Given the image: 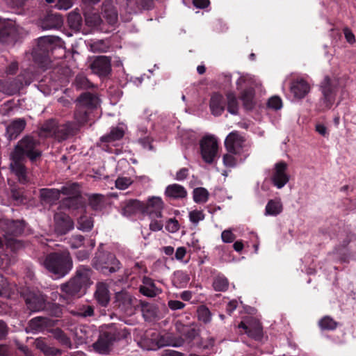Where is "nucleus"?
I'll return each instance as SVG.
<instances>
[{
	"label": "nucleus",
	"mask_w": 356,
	"mask_h": 356,
	"mask_svg": "<svg viewBox=\"0 0 356 356\" xmlns=\"http://www.w3.org/2000/svg\"><path fill=\"white\" fill-rule=\"evenodd\" d=\"M92 270L87 266H80L77 268L75 275L67 282L60 285V291L63 294L60 295V302L69 304L72 299L79 298L85 293L86 289L92 284L91 276Z\"/></svg>",
	"instance_id": "obj_1"
},
{
	"label": "nucleus",
	"mask_w": 356,
	"mask_h": 356,
	"mask_svg": "<svg viewBox=\"0 0 356 356\" xmlns=\"http://www.w3.org/2000/svg\"><path fill=\"white\" fill-rule=\"evenodd\" d=\"M43 265L49 273L62 277L72 270L73 261L68 251L55 252L46 256Z\"/></svg>",
	"instance_id": "obj_2"
},
{
	"label": "nucleus",
	"mask_w": 356,
	"mask_h": 356,
	"mask_svg": "<svg viewBox=\"0 0 356 356\" xmlns=\"http://www.w3.org/2000/svg\"><path fill=\"white\" fill-rule=\"evenodd\" d=\"M40 141L32 136H24L15 147L11 153L13 161H25L29 159L34 162L42 156V151L38 148Z\"/></svg>",
	"instance_id": "obj_3"
},
{
	"label": "nucleus",
	"mask_w": 356,
	"mask_h": 356,
	"mask_svg": "<svg viewBox=\"0 0 356 356\" xmlns=\"http://www.w3.org/2000/svg\"><path fill=\"white\" fill-rule=\"evenodd\" d=\"M60 40V38L57 36L40 37L38 41V46L33 52L34 60L42 67H47L50 62L49 52L53 50L54 45Z\"/></svg>",
	"instance_id": "obj_4"
},
{
	"label": "nucleus",
	"mask_w": 356,
	"mask_h": 356,
	"mask_svg": "<svg viewBox=\"0 0 356 356\" xmlns=\"http://www.w3.org/2000/svg\"><path fill=\"white\" fill-rule=\"evenodd\" d=\"M92 266L104 275L115 273L120 268V262L114 254L99 249L92 259Z\"/></svg>",
	"instance_id": "obj_5"
},
{
	"label": "nucleus",
	"mask_w": 356,
	"mask_h": 356,
	"mask_svg": "<svg viewBox=\"0 0 356 356\" xmlns=\"http://www.w3.org/2000/svg\"><path fill=\"white\" fill-rule=\"evenodd\" d=\"M122 335L116 328H111L107 331L100 332L98 339L92 344L93 349L100 354H108L114 341L120 340Z\"/></svg>",
	"instance_id": "obj_6"
},
{
	"label": "nucleus",
	"mask_w": 356,
	"mask_h": 356,
	"mask_svg": "<svg viewBox=\"0 0 356 356\" xmlns=\"http://www.w3.org/2000/svg\"><path fill=\"white\" fill-rule=\"evenodd\" d=\"M100 10L106 27L113 30L118 24V10L116 4L113 0H104Z\"/></svg>",
	"instance_id": "obj_7"
},
{
	"label": "nucleus",
	"mask_w": 356,
	"mask_h": 356,
	"mask_svg": "<svg viewBox=\"0 0 356 356\" xmlns=\"http://www.w3.org/2000/svg\"><path fill=\"white\" fill-rule=\"evenodd\" d=\"M25 222L24 220H15L6 218L0 219V231L6 238L20 236L24 231Z\"/></svg>",
	"instance_id": "obj_8"
},
{
	"label": "nucleus",
	"mask_w": 356,
	"mask_h": 356,
	"mask_svg": "<svg viewBox=\"0 0 356 356\" xmlns=\"http://www.w3.org/2000/svg\"><path fill=\"white\" fill-rule=\"evenodd\" d=\"M89 68L94 74L99 77H106L112 70L111 58L106 56H95L89 65Z\"/></svg>",
	"instance_id": "obj_9"
},
{
	"label": "nucleus",
	"mask_w": 356,
	"mask_h": 356,
	"mask_svg": "<svg viewBox=\"0 0 356 356\" xmlns=\"http://www.w3.org/2000/svg\"><path fill=\"white\" fill-rule=\"evenodd\" d=\"M321 88L323 96L322 100L324 104V107L326 109H329L335 101L337 83L334 80L326 76L321 83Z\"/></svg>",
	"instance_id": "obj_10"
},
{
	"label": "nucleus",
	"mask_w": 356,
	"mask_h": 356,
	"mask_svg": "<svg viewBox=\"0 0 356 356\" xmlns=\"http://www.w3.org/2000/svg\"><path fill=\"white\" fill-rule=\"evenodd\" d=\"M201 154L207 163H212L218 152V143L213 136H206L200 142Z\"/></svg>",
	"instance_id": "obj_11"
},
{
	"label": "nucleus",
	"mask_w": 356,
	"mask_h": 356,
	"mask_svg": "<svg viewBox=\"0 0 356 356\" xmlns=\"http://www.w3.org/2000/svg\"><path fill=\"white\" fill-rule=\"evenodd\" d=\"M137 300L126 291H121L115 294V307L127 314H132L133 308L138 307Z\"/></svg>",
	"instance_id": "obj_12"
},
{
	"label": "nucleus",
	"mask_w": 356,
	"mask_h": 356,
	"mask_svg": "<svg viewBox=\"0 0 356 356\" xmlns=\"http://www.w3.org/2000/svg\"><path fill=\"white\" fill-rule=\"evenodd\" d=\"M54 232L58 235H65L74 228L72 219L66 213L58 212L54 216Z\"/></svg>",
	"instance_id": "obj_13"
},
{
	"label": "nucleus",
	"mask_w": 356,
	"mask_h": 356,
	"mask_svg": "<svg viewBox=\"0 0 356 356\" xmlns=\"http://www.w3.org/2000/svg\"><path fill=\"white\" fill-rule=\"evenodd\" d=\"M19 29L13 22H7L0 28V42L14 44L19 38Z\"/></svg>",
	"instance_id": "obj_14"
},
{
	"label": "nucleus",
	"mask_w": 356,
	"mask_h": 356,
	"mask_svg": "<svg viewBox=\"0 0 356 356\" xmlns=\"http://www.w3.org/2000/svg\"><path fill=\"white\" fill-rule=\"evenodd\" d=\"M85 24L87 26L102 33H109L111 29L106 27L101 15L97 13H84Z\"/></svg>",
	"instance_id": "obj_15"
},
{
	"label": "nucleus",
	"mask_w": 356,
	"mask_h": 356,
	"mask_svg": "<svg viewBox=\"0 0 356 356\" xmlns=\"http://www.w3.org/2000/svg\"><path fill=\"white\" fill-rule=\"evenodd\" d=\"M27 308L31 312H39L45 308L46 300L41 294L29 292L23 295Z\"/></svg>",
	"instance_id": "obj_16"
},
{
	"label": "nucleus",
	"mask_w": 356,
	"mask_h": 356,
	"mask_svg": "<svg viewBox=\"0 0 356 356\" xmlns=\"http://www.w3.org/2000/svg\"><path fill=\"white\" fill-rule=\"evenodd\" d=\"M287 164L281 161L275 164V172L272 176L273 184L278 188H282L289 180V175L286 173Z\"/></svg>",
	"instance_id": "obj_17"
},
{
	"label": "nucleus",
	"mask_w": 356,
	"mask_h": 356,
	"mask_svg": "<svg viewBox=\"0 0 356 356\" xmlns=\"http://www.w3.org/2000/svg\"><path fill=\"white\" fill-rule=\"evenodd\" d=\"M79 131V127L76 123L67 122L63 124H57L54 138L60 142L68 137L75 135Z\"/></svg>",
	"instance_id": "obj_18"
},
{
	"label": "nucleus",
	"mask_w": 356,
	"mask_h": 356,
	"mask_svg": "<svg viewBox=\"0 0 356 356\" xmlns=\"http://www.w3.org/2000/svg\"><path fill=\"white\" fill-rule=\"evenodd\" d=\"M163 208L162 200L158 197H152L146 204L143 203V213H147L152 218H161Z\"/></svg>",
	"instance_id": "obj_19"
},
{
	"label": "nucleus",
	"mask_w": 356,
	"mask_h": 356,
	"mask_svg": "<svg viewBox=\"0 0 356 356\" xmlns=\"http://www.w3.org/2000/svg\"><path fill=\"white\" fill-rule=\"evenodd\" d=\"M22 83L17 78H8L0 80V91L8 95H13L22 89Z\"/></svg>",
	"instance_id": "obj_20"
},
{
	"label": "nucleus",
	"mask_w": 356,
	"mask_h": 356,
	"mask_svg": "<svg viewBox=\"0 0 356 356\" xmlns=\"http://www.w3.org/2000/svg\"><path fill=\"white\" fill-rule=\"evenodd\" d=\"M99 104V98L94 94L86 92L81 94L76 100V105L83 107L90 111L96 108Z\"/></svg>",
	"instance_id": "obj_21"
},
{
	"label": "nucleus",
	"mask_w": 356,
	"mask_h": 356,
	"mask_svg": "<svg viewBox=\"0 0 356 356\" xmlns=\"http://www.w3.org/2000/svg\"><path fill=\"white\" fill-rule=\"evenodd\" d=\"M245 138L237 132H232L226 138L225 141L227 151L233 154H238V149L242 148Z\"/></svg>",
	"instance_id": "obj_22"
},
{
	"label": "nucleus",
	"mask_w": 356,
	"mask_h": 356,
	"mask_svg": "<svg viewBox=\"0 0 356 356\" xmlns=\"http://www.w3.org/2000/svg\"><path fill=\"white\" fill-rule=\"evenodd\" d=\"M85 202L82 196L67 197L59 202L60 209L76 211L84 208Z\"/></svg>",
	"instance_id": "obj_23"
},
{
	"label": "nucleus",
	"mask_w": 356,
	"mask_h": 356,
	"mask_svg": "<svg viewBox=\"0 0 356 356\" xmlns=\"http://www.w3.org/2000/svg\"><path fill=\"white\" fill-rule=\"evenodd\" d=\"M95 298L101 307H107L110 302L111 297L108 286L106 283L98 282L97 284Z\"/></svg>",
	"instance_id": "obj_24"
},
{
	"label": "nucleus",
	"mask_w": 356,
	"mask_h": 356,
	"mask_svg": "<svg viewBox=\"0 0 356 356\" xmlns=\"http://www.w3.org/2000/svg\"><path fill=\"white\" fill-rule=\"evenodd\" d=\"M26 122L24 119L18 118L10 122L6 127V136L9 140L15 139L25 129Z\"/></svg>",
	"instance_id": "obj_25"
},
{
	"label": "nucleus",
	"mask_w": 356,
	"mask_h": 356,
	"mask_svg": "<svg viewBox=\"0 0 356 356\" xmlns=\"http://www.w3.org/2000/svg\"><path fill=\"white\" fill-rule=\"evenodd\" d=\"M141 212L143 213V202L138 200H129L122 203V213L124 216H131Z\"/></svg>",
	"instance_id": "obj_26"
},
{
	"label": "nucleus",
	"mask_w": 356,
	"mask_h": 356,
	"mask_svg": "<svg viewBox=\"0 0 356 356\" xmlns=\"http://www.w3.org/2000/svg\"><path fill=\"white\" fill-rule=\"evenodd\" d=\"M176 329L179 333L185 337L186 340H188L189 343L195 339L200 334V330L193 324L186 325L177 322Z\"/></svg>",
	"instance_id": "obj_27"
},
{
	"label": "nucleus",
	"mask_w": 356,
	"mask_h": 356,
	"mask_svg": "<svg viewBox=\"0 0 356 356\" xmlns=\"http://www.w3.org/2000/svg\"><path fill=\"white\" fill-rule=\"evenodd\" d=\"M58 122L56 119L51 118L44 122L38 131V135L40 138H54L56 131Z\"/></svg>",
	"instance_id": "obj_28"
},
{
	"label": "nucleus",
	"mask_w": 356,
	"mask_h": 356,
	"mask_svg": "<svg viewBox=\"0 0 356 356\" xmlns=\"http://www.w3.org/2000/svg\"><path fill=\"white\" fill-rule=\"evenodd\" d=\"M63 20L62 16L59 14H47L41 22L42 29H58L63 25Z\"/></svg>",
	"instance_id": "obj_29"
},
{
	"label": "nucleus",
	"mask_w": 356,
	"mask_h": 356,
	"mask_svg": "<svg viewBox=\"0 0 356 356\" xmlns=\"http://www.w3.org/2000/svg\"><path fill=\"white\" fill-rule=\"evenodd\" d=\"M209 106L213 115L216 116L220 115L225 111L223 96L219 93L213 94L210 99Z\"/></svg>",
	"instance_id": "obj_30"
},
{
	"label": "nucleus",
	"mask_w": 356,
	"mask_h": 356,
	"mask_svg": "<svg viewBox=\"0 0 356 356\" xmlns=\"http://www.w3.org/2000/svg\"><path fill=\"white\" fill-rule=\"evenodd\" d=\"M60 192L56 188H42L40 190V200L44 203L53 204L60 198Z\"/></svg>",
	"instance_id": "obj_31"
},
{
	"label": "nucleus",
	"mask_w": 356,
	"mask_h": 356,
	"mask_svg": "<svg viewBox=\"0 0 356 356\" xmlns=\"http://www.w3.org/2000/svg\"><path fill=\"white\" fill-rule=\"evenodd\" d=\"M309 85L302 79L293 81L291 86V92L298 99L304 97L309 92Z\"/></svg>",
	"instance_id": "obj_32"
},
{
	"label": "nucleus",
	"mask_w": 356,
	"mask_h": 356,
	"mask_svg": "<svg viewBox=\"0 0 356 356\" xmlns=\"http://www.w3.org/2000/svg\"><path fill=\"white\" fill-rule=\"evenodd\" d=\"M34 346L46 355L56 356L62 354V350L48 345L42 338L36 339L33 342Z\"/></svg>",
	"instance_id": "obj_33"
},
{
	"label": "nucleus",
	"mask_w": 356,
	"mask_h": 356,
	"mask_svg": "<svg viewBox=\"0 0 356 356\" xmlns=\"http://www.w3.org/2000/svg\"><path fill=\"white\" fill-rule=\"evenodd\" d=\"M24 161H13L10 164L12 170L15 172L21 184H26L29 181L27 170L23 163Z\"/></svg>",
	"instance_id": "obj_34"
},
{
	"label": "nucleus",
	"mask_w": 356,
	"mask_h": 356,
	"mask_svg": "<svg viewBox=\"0 0 356 356\" xmlns=\"http://www.w3.org/2000/svg\"><path fill=\"white\" fill-rule=\"evenodd\" d=\"M247 334L257 340L260 341L263 338V327L261 323L257 319H252L249 322V328L247 330Z\"/></svg>",
	"instance_id": "obj_35"
},
{
	"label": "nucleus",
	"mask_w": 356,
	"mask_h": 356,
	"mask_svg": "<svg viewBox=\"0 0 356 356\" xmlns=\"http://www.w3.org/2000/svg\"><path fill=\"white\" fill-rule=\"evenodd\" d=\"M106 204V197L104 195L95 193L88 197V204L93 211L103 210Z\"/></svg>",
	"instance_id": "obj_36"
},
{
	"label": "nucleus",
	"mask_w": 356,
	"mask_h": 356,
	"mask_svg": "<svg viewBox=\"0 0 356 356\" xmlns=\"http://www.w3.org/2000/svg\"><path fill=\"white\" fill-rule=\"evenodd\" d=\"M165 194L174 199L184 198L187 195V191L181 185L174 184L167 186Z\"/></svg>",
	"instance_id": "obj_37"
},
{
	"label": "nucleus",
	"mask_w": 356,
	"mask_h": 356,
	"mask_svg": "<svg viewBox=\"0 0 356 356\" xmlns=\"http://www.w3.org/2000/svg\"><path fill=\"white\" fill-rule=\"evenodd\" d=\"M54 321L47 317H36L31 319L29 322V326L33 330L40 331L45 327L53 326Z\"/></svg>",
	"instance_id": "obj_38"
},
{
	"label": "nucleus",
	"mask_w": 356,
	"mask_h": 356,
	"mask_svg": "<svg viewBox=\"0 0 356 356\" xmlns=\"http://www.w3.org/2000/svg\"><path fill=\"white\" fill-rule=\"evenodd\" d=\"M143 283L144 285L140 286L139 289L142 294L148 297H154L156 296L155 291L156 286L153 280L147 277H144Z\"/></svg>",
	"instance_id": "obj_39"
},
{
	"label": "nucleus",
	"mask_w": 356,
	"mask_h": 356,
	"mask_svg": "<svg viewBox=\"0 0 356 356\" xmlns=\"http://www.w3.org/2000/svg\"><path fill=\"white\" fill-rule=\"evenodd\" d=\"M70 313L76 317L87 318L94 316V307L88 305H83L72 310Z\"/></svg>",
	"instance_id": "obj_40"
},
{
	"label": "nucleus",
	"mask_w": 356,
	"mask_h": 356,
	"mask_svg": "<svg viewBox=\"0 0 356 356\" xmlns=\"http://www.w3.org/2000/svg\"><path fill=\"white\" fill-rule=\"evenodd\" d=\"M254 97V90L252 88H248L241 94V99L243 106L246 110H252L254 106L253 99Z\"/></svg>",
	"instance_id": "obj_41"
},
{
	"label": "nucleus",
	"mask_w": 356,
	"mask_h": 356,
	"mask_svg": "<svg viewBox=\"0 0 356 356\" xmlns=\"http://www.w3.org/2000/svg\"><path fill=\"white\" fill-rule=\"evenodd\" d=\"M90 113V111L83 108V107L76 105V110L74 115V119L77 122L76 124L79 127L84 125L88 122Z\"/></svg>",
	"instance_id": "obj_42"
},
{
	"label": "nucleus",
	"mask_w": 356,
	"mask_h": 356,
	"mask_svg": "<svg viewBox=\"0 0 356 356\" xmlns=\"http://www.w3.org/2000/svg\"><path fill=\"white\" fill-rule=\"evenodd\" d=\"M51 333L52 334L54 338L56 339L61 345L70 348L72 347V342L70 339L61 329H53L51 330Z\"/></svg>",
	"instance_id": "obj_43"
},
{
	"label": "nucleus",
	"mask_w": 356,
	"mask_h": 356,
	"mask_svg": "<svg viewBox=\"0 0 356 356\" xmlns=\"http://www.w3.org/2000/svg\"><path fill=\"white\" fill-rule=\"evenodd\" d=\"M67 23L71 29L79 31L82 26V17L79 13L72 12L68 15Z\"/></svg>",
	"instance_id": "obj_44"
},
{
	"label": "nucleus",
	"mask_w": 356,
	"mask_h": 356,
	"mask_svg": "<svg viewBox=\"0 0 356 356\" xmlns=\"http://www.w3.org/2000/svg\"><path fill=\"white\" fill-rule=\"evenodd\" d=\"M124 136V131L122 129L113 128L110 133L100 138L102 143H111L121 139Z\"/></svg>",
	"instance_id": "obj_45"
},
{
	"label": "nucleus",
	"mask_w": 356,
	"mask_h": 356,
	"mask_svg": "<svg viewBox=\"0 0 356 356\" xmlns=\"http://www.w3.org/2000/svg\"><path fill=\"white\" fill-rule=\"evenodd\" d=\"M60 193L67 197L82 196L80 191V186L77 183H72L65 185L59 190Z\"/></svg>",
	"instance_id": "obj_46"
},
{
	"label": "nucleus",
	"mask_w": 356,
	"mask_h": 356,
	"mask_svg": "<svg viewBox=\"0 0 356 356\" xmlns=\"http://www.w3.org/2000/svg\"><path fill=\"white\" fill-rule=\"evenodd\" d=\"M93 219L91 216L81 215L77 219V228L83 232H89L93 227Z\"/></svg>",
	"instance_id": "obj_47"
},
{
	"label": "nucleus",
	"mask_w": 356,
	"mask_h": 356,
	"mask_svg": "<svg viewBox=\"0 0 356 356\" xmlns=\"http://www.w3.org/2000/svg\"><path fill=\"white\" fill-rule=\"evenodd\" d=\"M137 305L140 307L143 315L146 319H150L156 316V311L154 305L141 300Z\"/></svg>",
	"instance_id": "obj_48"
},
{
	"label": "nucleus",
	"mask_w": 356,
	"mask_h": 356,
	"mask_svg": "<svg viewBox=\"0 0 356 356\" xmlns=\"http://www.w3.org/2000/svg\"><path fill=\"white\" fill-rule=\"evenodd\" d=\"M6 246L12 252L17 253L24 248V243L22 240L13 237L6 238Z\"/></svg>",
	"instance_id": "obj_49"
},
{
	"label": "nucleus",
	"mask_w": 356,
	"mask_h": 356,
	"mask_svg": "<svg viewBox=\"0 0 356 356\" xmlns=\"http://www.w3.org/2000/svg\"><path fill=\"white\" fill-rule=\"evenodd\" d=\"M128 6L134 4L138 10H149L154 8V0H127Z\"/></svg>",
	"instance_id": "obj_50"
},
{
	"label": "nucleus",
	"mask_w": 356,
	"mask_h": 356,
	"mask_svg": "<svg viewBox=\"0 0 356 356\" xmlns=\"http://www.w3.org/2000/svg\"><path fill=\"white\" fill-rule=\"evenodd\" d=\"M75 86L79 89H90L95 88V85L83 74L76 75L74 81Z\"/></svg>",
	"instance_id": "obj_51"
},
{
	"label": "nucleus",
	"mask_w": 356,
	"mask_h": 356,
	"mask_svg": "<svg viewBox=\"0 0 356 356\" xmlns=\"http://www.w3.org/2000/svg\"><path fill=\"white\" fill-rule=\"evenodd\" d=\"M318 325L323 330H334L338 326V323L329 316L323 317L318 321Z\"/></svg>",
	"instance_id": "obj_52"
},
{
	"label": "nucleus",
	"mask_w": 356,
	"mask_h": 356,
	"mask_svg": "<svg viewBox=\"0 0 356 356\" xmlns=\"http://www.w3.org/2000/svg\"><path fill=\"white\" fill-rule=\"evenodd\" d=\"M227 100V111L233 115L238 114V106L237 99L232 92H229L226 94Z\"/></svg>",
	"instance_id": "obj_53"
},
{
	"label": "nucleus",
	"mask_w": 356,
	"mask_h": 356,
	"mask_svg": "<svg viewBox=\"0 0 356 356\" xmlns=\"http://www.w3.org/2000/svg\"><path fill=\"white\" fill-rule=\"evenodd\" d=\"M51 316L59 318L63 314V310L60 306L56 303L47 302L45 303V308L43 309Z\"/></svg>",
	"instance_id": "obj_54"
},
{
	"label": "nucleus",
	"mask_w": 356,
	"mask_h": 356,
	"mask_svg": "<svg viewBox=\"0 0 356 356\" xmlns=\"http://www.w3.org/2000/svg\"><path fill=\"white\" fill-rule=\"evenodd\" d=\"M209 197V192L204 188H196L193 191V200L196 203H204Z\"/></svg>",
	"instance_id": "obj_55"
},
{
	"label": "nucleus",
	"mask_w": 356,
	"mask_h": 356,
	"mask_svg": "<svg viewBox=\"0 0 356 356\" xmlns=\"http://www.w3.org/2000/svg\"><path fill=\"white\" fill-rule=\"evenodd\" d=\"M213 286L216 291H225L229 286V282L225 277L217 276L213 282Z\"/></svg>",
	"instance_id": "obj_56"
},
{
	"label": "nucleus",
	"mask_w": 356,
	"mask_h": 356,
	"mask_svg": "<svg viewBox=\"0 0 356 356\" xmlns=\"http://www.w3.org/2000/svg\"><path fill=\"white\" fill-rule=\"evenodd\" d=\"M282 207L280 202L270 200L266 207V213L276 216L282 211Z\"/></svg>",
	"instance_id": "obj_57"
},
{
	"label": "nucleus",
	"mask_w": 356,
	"mask_h": 356,
	"mask_svg": "<svg viewBox=\"0 0 356 356\" xmlns=\"http://www.w3.org/2000/svg\"><path fill=\"white\" fill-rule=\"evenodd\" d=\"M17 78L22 83V88H23L24 84L26 86L31 84L33 80V74L29 69L23 70L17 76Z\"/></svg>",
	"instance_id": "obj_58"
},
{
	"label": "nucleus",
	"mask_w": 356,
	"mask_h": 356,
	"mask_svg": "<svg viewBox=\"0 0 356 356\" xmlns=\"http://www.w3.org/2000/svg\"><path fill=\"white\" fill-rule=\"evenodd\" d=\"M90 49L93 52H106L109 49L108 42L99 40L90 44Z\"/></svg>",
	"instance_id": "obj_59"
},
{
	"label": "nucleus",
	"mask_w": 356,
	"mask_h": 356,
	"mask_svg": "<svg viewBox=\"0 0 356 356\" xmlns=\"http://www.w3.org/2000/svg\"><path fill=\"white\" fill-rule=\"evenodd\" d=\"M197 316L200 321L207 323L211 321V312L209 309L204 305H202L197 309Z\"/></svg>",
	"instance_id": "obj_60"
},
{
	"label": "nucleus",
	"mask_w": 356,
	"mask_h": 356,
	"mask_svg": "<svg viewBox=\"0 0 356 356\" xmlns=\"http://www.w3.org/2000/svg\"><path fill=\"white\" fill-rule=\"evenodd\" d=\"M84 236L82 235H74L70 238V245L72 248L76 249L83 244Z\"/></svg>",
	"instance_id": "obj_61"
},
{
	"label": "nucleus",
	"mask_w": 356,
	"mask_h": 356,
	"mask_svg": "<svg viewBox=\"0 0 356 356\" xmlns=\"http://www.w3.org/2000/svg\"><path fill=\"white\" fill-rule=\"evenodd\" d=\"M24 188H17L14 186L11 188V196L13 200L16 201L22 202L24 199Z\"/></svg>",
	"instance_id": "obj_62"
},
{
	"label": "nucleus",
	"mask_w": 356,
	"mask_h": 356,
	"mask_svg": "<svg viewBox=\"0 0 356 356\" xmlns=\"http://www.w3.org/2000/svg\"><path fill=\"white\" fill-rule=\"evenodd\" d=\"M132 184L130 178L118 177L115 181V186L120 190H124Z\"/></svg>",
	"instance_id": "obj_63"
},
{
	"label": "nucleus",
	"mask_w": 356,
	"mask_h": 356,
	"mask_svg": "<svg viewBox=\"0 0 356 356\" xmlns=\"http://www.w3.org/2000/svg\"><path fill=\"white\" fill-rule=\"evenodd\" d=\"M204 215L202 211L194 210L190 212L189 218L193 223H197L199 221L203 220Z\"/></svg>",
	"instance_id": "obj_64"
}]
</instances>
